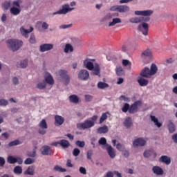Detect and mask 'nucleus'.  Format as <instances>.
Returning a JSON list of instances; mask_svg holds the SVG:
<instances>
[{
    "instance_id": "473e14b6",
    "label": "nucleus",
    "mask_w": 177,
    "mask_h": 177,
    "mask_svg": "<svg viewBox=\"0 0 177 177\" xmlns=\"http://www.w3.org/2000/svg\"><path fill=\"white\" fill-rule=\"evenodd\" d=\"M132 124V119L130 117L127 118L124 122V125L126 128H131Z\"/></svg>"
},
{
    "instance_id": "13d9d810",
    "label": "nucleus",
    "mask_w": 177,
    "mask_h": 177,
    "mask_svg": "<svg viewBox=\"0 0 177 177\" xmlns=\"http://www.w3.org/2000/svg\"><path fill=\"white\" fill-rule=\"evenodd\" d=\"M107 17H109V19H111L113 17H118L120 16V14H118V12H116V13H109L107 14Z\"/></svg>"
},
{
    "instance_id": "052dcab7",
    "label": "nucleus",
    "mask_w": 177,
    "mask_h": 177,
    "mask_svg": "<svg viewBox=\"0 0 177 177\" xmlns=\"http://www.w3.org/2000/svg\"><path fill=\"white\" fill-rule=\"evenodd\" d=\"M86 102H91L92 99H93V97L90 95H84Z\"/></svg>"
},
{
    "instance_id": "4c0bfd02",
    "label": "nucleus",
    "mask_w": 177,
    "mask_h": 177,
    "mask_svg": "<svg viewBox=\"0 0 177 177\" xmlns=\"http://www.w3.org/2000/svg\"><path fill=\"white\" fill-rule=\"evenodd\" d=\"M10 12L12 15H14V16H17V15L20 13V9L16 7H12L10 8Z\"/></svg>"
},
{
    "instance_id": "6e6d98bb",
    "label": "nucleus",
    "mask_w": 177,
    "mask_h": 177,
    "mask_svg": "<svg viewBox=\"0 0 177 177\" xmlns=\"http://www.w3.org/2000/svg\"><path fill=\"white\" fill-rule=\"evenodd\" d=\"M80 153H81V151H80L79 149L75 148L73 149V154L74 157H78V156H80Z\"/></svg>"
},
{
    "instance_id": "79ce46f5",
    "label": "nucleus",
    "mask_w": 177,
    "mask_h": 177,
    "mask_svg": "<svg viewBox=\"0 0 177 177\" xmlns=\"http://www.w3.org/2000/svg\"><path fill=\"white\" fill-rule=\"evenodd\" d=\"M28 64V62H27V60L25 59L20 62L19 65H18V67H21V68H26Z\"/></svg>"
},
{
    "instance_id": "864d4df0",
    "label": "nucleus",
    "mask_w": 177,
    "mask_h": 177,
    "mask_svg": "<svg viewBox=\"0 0 177 177\" xmlns=\"http://www.w3.org/2000/svg\"><path fill=\"white\" fill-rule=\"evenodd\" d=\"M70 27H73V24H63L59 26L61 30H66V28H70Z\"/></svg>"
},
{
    "instance_id": "603ef678",
    "label": "nucleus",
    "mask_w": 177,
    "mask_h": 177,
    "mask_svg": "<svg viewBox=\"0 0 177 177\" xmlns=\"http://www.w3.org/2000/svg\"><path fill=\"white\" fill-rule=\"evenodd\" d=\"M29 42L30 44H36L37 43V40H35V35H34L33 34H32L29 38Z\"/></svg>"
},
{
    "instance_id": "393cba45",
    "label": "nucleus",
    "mask_w": 177,
    "mask_h": 177,
    "mask_svg": "<svg viewBox=\"0 0 177 177\" xmlns=\"http://www.w3.org/2000/svg\"><path fill=\"white\" fill-rule=\"evenodd\" d=\"M35 167L34 166H29L26 171H24V175H34Z\"/></svg>"
},
{
    "instance_id": "338daca9",
    "label": "nucleus",
    "mask_w": 177,
    "mask_h": 177,
    "mask_svg": "<svg viewBox=\"0 0 177 177\" xmlns=\"http://www.w3.org/2000/svg\"><path fill=\"white\" fill-rule=\"evenodd\" d=\"M80 174H83V175H85V174H86V169H85V167H81L80 168Z\"/></svg>"
},
{
    "instance_id": "58836bf2",
    "label": "nucleus",
    "mask_w": 177,
    "mask_h": 177,
    "mask_svg": "<svg viewBox=\"0 0 177 177\" xmlns=\"http://www.w3.org/2000/svg\"><path fill=\"white\" fill-rule=\"evenodd\" d=\"M14 173L17 174V175H21V174H23V168L20 166H17L14 169Z\"/></svg>"
},
{
    "instance_id": "aec40b11",
    "label": "nucleus",
    "mask_w": 177,
    "mask_h": 177,
    "mask_svg": "<svg viewBox=\"0 0 177 177\" xmlns=\"http://www.w3.org/2000/svg\"><path fill=\"white\" fill-rule=\"evenodd\" d=\"M92 71V73L93 74V75H97V77H100V66H99V64H95L93 66V68Z\"/></svg>"
},
{
    "instance_id": "412c9836",
    "label": "nucleus",
    "mask_w": 177,
    "mask_h": 177,
    "mask_svg": "<svg viewBox=\"0 0 177 177\" xmlns=\"http://www.w3.org/2000/svg\"><path fill=\"white\" fill-rule=\"evenodd\" d=\"M151 56H153V53L150 49L145 50L141 54V57H142V59H146V57H151Z\"/></svg>"
},
{
    "instance_id": "6e6552de",
    "label": "nucleus",
    "mask_w": 177,
    "mask_h": 177,
    "mask_svg": "<svg viewBox=\"0 0 177 177\" xmlns=\"http://www.w3.org/2000/svg\"><path fill=\"white\" fill-rule=\"evenodd\" d=\"M140 106H142V102L136 101L133 104H131L129 108V113L130 114H133V113H136L138 111V109Z\"/></svg>"
},
{
    "instance_id": "774afa93",
    "label": "nucleus",
    "mask_w": 177,
    "mask_h": 177,
    "mask_svg": "<svg viewBox=\"0 0 177 177\" xmlns=\"http://www.w3.org/2000/svg\"><path fill=\"white\" fill-rule=\"evenodd\" d=\"M28 157H35L37 156V153L35 151H33L32 152H29L28 153Z\"/></svg>"
},
{
    "instance_id": "49530a36",
    "label": "nucleus",
    "mask_w": 177,
    "mask_h": 177,
    "mask_svg": "<svg viewBox=\"0 0 177 177\" xmlns=\"http://www.w3.org/2000/svg\"><path fill=\"white\" fill-rule=\"evenodd\" d=\"M153 15V10H147L142 11V16H151Z\"/></svg>"
},
{
    "instance_id": "680f3d73",
    "label": "nucleus",
    "mask_w": 177,
    "mask_h": 177,
    "mask_svg": "<svg viewBox=\"0 0 177 177\" xmlns=\"http://www.w3.org/2000/svg\"><path fill=\"white\" fill-rule=\"evenodd\" d=\"M0 106H8V100L4 99L0 100Z\"/></svg>"
},
{
    "instance_id": "c85d7f7f",
    "label": "nucleus",
    "mask_w": 177,
    "mask_h": 177,
    "mask_svg": "<svg viewBox=\"0 0 177 177\" xmlns=\"http://www.w3.org/2000/svg\"><path fill=\"white\" fill-rule=\"evenodd\" d=\"M97 133H107V132H109V127H107L106 125L99 127L97 129Z\"/></svg>"
},
{
    "instance_id": "f03ea898",
    "label": "nucleus",
    "mask_w": 177,
    "mask_h": 177,
    "mask_svg": "<svg viewBox=\"0 0 177 177\" xmlns=\"http://www.w3.org/2000/svg\"><path fill=\"white\" fill-rule=\"evenodd\" d=\"M8 47L12 50V52H16L19 50L20 48L23 46V41L18 40L16 39H10L6 41Z\"/></svg>"
},
{
    "instance_id": "9d476101",
    "label": "nucleus",
    "mask_w": 177,
    "mask_h": 177,
    "mask_svg": "<svg viewBox=\"0 0 177 177\" xmlns=\"http://www.w3.org/2000/svg\"><path fill=\"white\" fill-rule=\"evenodd\" d=\"M78 77L82 81H86L89 78V72L85 69L81 70L78 73Z\"/></svg>"
},
{
    "instance_id": "37998d69",
    "label": "nucleus",
    "mask_w": 177,
    "mask_h": 177,
    "mask_svg": "<svg viewBox=\"0 0 177 177\" xmlns=\"http://www.w3.org/2000/svg\"><path fill=\"white\" fill-rule=\"evenodd\" d=\"M35 162V160L34 159H31L30 158H28L24 161V164H26V165H30V164H34Z\"/></svg>"
},
{
    "instance_id": "4468645a",
    "label": "nucleus",
    "mask_w": 177,
    "mask_h": 177,
    "mask_svg": "<svg viewBox=\"0 0 177 177\" xmlns=\"http://www.w3.org/2000/svg\"><path fill=\"white\" fill-rule=\"evenodd\" d=\"M53 49V44H44L39 46L40 52H47V50H51Z\"/></svg>"
},
{
    "instance_id": "5701e85b",
    "label": "nucleus",
    "mask_w": 177,
    "mask_h": 177,
    "mask_svg": "<svg viewBox=\"0 0 177 177\" xmlns=\"http://www.w3.org/2000/svg\"><path fill=\"white\" fill-rule=\"evenodd\" d=\"M121 19L118 17L113 18L112 21L109 23V27H114L115 24H120L121 23Z\"/></svg>"
},
{
    "instance_id": "a211bd4d",
    "label": "nucleus",
    "mask_w": 177,
    "mask_h": 177,
    "mask_svg": "<svg viewBox=\"0 0 177 177\" xmlns=\"http://www.w3.org/2000/svg\"><path fill=\"white\" fill-rule=\"evenodd\" d=\"M41 154L43 156H50L52 154V149L49 146L45 145L42 147Z\"/></svg>"
},
{
    "instance_id": "e2e57ef3",
    "label": "nucleus",
    "mask_w": 177,
    "mask_h": 177,
    "mask_svg": "<svg viewBox=\"0 0 177 177\" xmlns=\"http://www.w3.org/2000/svg\"><path fill=\"white\" fill-rule=\"evenodd\" d=\"M116 149H117L118 150H119L120 151H122V150H123V149H124V145H122L118 143V144H117V145H116Z\"/></svg>"
},
{
    "instance_id": "c756f323",
    "label": "nucleus",
    "mask_w": 177,
    "mask_h": 177,
    "mask_svg": "<svg viewBox=\"0 0 177 177\" xmlns=\"http://www.w3.org/2000/svg\"><path fill=\"white\" fill-rule=\"evenodd\" d=\"M114 175H116V176L118 177H122L121 176V173L117 171H108L106 173V175L105 177H113Z\"/></svg>"
},
{
    "instance_id": "423d86ee",
    "label": "nucleus",
    "mask_w": 177,
    "mask_h": 177,
    "mask_svg": "<svg viewBox=\"0 0 177 177\" xmlns=\"http://www.w3.org/2000/svg\"><path fill=\"white\" fill-rule=\"evenodd\" d=\"M39 133L40 135H45L46 133V129H48V124L46 123V120L43 119L39 124Z\"/></svg>"
},
{
    "instance_id": "4d7b16f0",
    "label": "nucleus",
    "mask_w": 177,
    "mask_h": 177,
    "mask_svg": "<svg viewBox=\"0 0 177 177\" xmlns=\"http://www.w3.org/2000/svg\"><path fill=\"white\" fill-rule=\"evenodd\" d=\"M75 145H77L78 147H84L85 142L77 140L76 141Z\"/></svg>"
},
{
    "instance_id": "9b49d317",
    "label": "nucleus",
    "mask_w": 177,
    "mask_h": 177,
    "mask_svg": "<svg viewBox=\"0 0 177 177\" xmlns=\"http://www.w3.org/2000/svg\"><path fill=\"white\" fill-rule=\"evenodd\" d=\"M145 145H146V140L142 138H137L133 142V147H139V146L142 147Z\"/></svg>"
},
{
    "instance_id": "72a5a7b5",
    "label": "nucleus",
    "mask_w": 177,
    "mask_h": 177,
    "mask_svg": "<svg viewBox=\"0 0 177 177\" xmlns=\"http://www.w3.org/2000/svg\"><path fill=\"white\" fill-rule=\"evenodd\" d=\"M151 120L153 122H154L155 125L158 127V128H161V126L162 125V124L158 122V119H157V118H156L155 116L151 115Z\"/></svg>"
},
{
    "instance_id": "69168bd1",
    "label": "nucleus",
    "mask_w": 177,
    "mask_h": 177,
    "mask_svg": "<svg viewBox=\"0 0 177 177\" xmlns=\"http://www.w3.org/2000/svg\"><path fill=\"white\" fill-rule=\"evenodd\" d=\"M41 27H42V28H44V30H48L49 25L48 24H46V22H43L41 24Z\"/></svg>"
},
{
    "instance_id": "e433bc0d",
    "label": "nucleus",
    "mask_w": 177,
    "mask_h": 177,
    "mask_svg": "<svg viewBox=\"0 0 177 177\" xmlns=\"http://www.w3.org/2000/svg\"><path fill=\"white\" fill-rule=\"evenodd\" d=\"M168 129L169 132H171V133L173 132H175V124H174V122H172V121H169Z\"/></svg>"
},
{
    "instance_id": "2f4dec72",
    "label": "nucleus",
    "mask_w": 177,
    "mask_h": 177,
    "mask_svg": "<svg viewBox=\"0 0 177 177\" xmlns=\"http://www.w3.org/2000/svg\"><path fill=\"white\" fill-rule=\"evenodd\" d=\"M69 100L71 103L77 104L80 102V98L76 95H72L69 96Z\"/></svg>"
},
{
    "instance_id": "20e7f679",
    "label": "nucleus",
    "mask_w": 177,
    "mask_h": 177,
    "mask_svg": "<svg viewBox=\"0 0 177 177\" xmlns=\"http://www.w3.org/2000/svg\"><path fill=\"white\" fill-rule=\"evenodd\" d=\"M71 10H74V8H70L68 4H65L62 6V8L53 12V15H67V13L71 12Z\"/></svg>"
},
{
    "instance_id": "f8f14e48",
    "label": "nucleus",
    "mask_w": 177,
    "mask_h": 177,
    "mask_svg": "<svg viewBox=\"0 0 177 177\" xmlns=\"http://www.w3.org/2000/svg\"><path fill=\"white\" fill-rule=\"evenodd\" d=\"M32 31H34V28L32 27H30V29L27 30L26 28H24V26H21L20 28V32L21 34V35L23 37H24V38H28V34H30V32H32Z\"/></svg>"
},
{
    "instance_id": "4be33fe9",
    "label": "nucleus",
    "mask_w": 177,
    "mask_h": 177,
    "mask_svg": "<svg viewBox=\"0 0 177 177\" xmlns=\"http://www.w3.org/2000/svg\"><path fill=\"white\" fill-rule=\"evenodd\" d=\"M152 171L156 175H162L164 174V170L158 166H154L152 168Z\"/></svg>"
},
{
    "instance_id": "b1692460",
    "label": "nucleus",
    "mask_w": 177,
    "mask_h": 177,
    "mask_svg": "<svg viewBox=\"0 0 177 177\" xmlns=\"http://www.w3.org/2000/svg\"><path fill=\"white\" fill-rule=\"evenodd\" d=\"M138 82L140 86H147V85L149 84V80L143 77H139L138 79Z\"/></svg>"
},
{
    "instance_id": "ea45409f",
    "label": "nucleus",
    "mask_w": 177,
    "mask_h": 177,
    "mask_svg": "<svg viewBox=\"0 0 177 177\" xmlns=\"http://www.w3.org/2000/svg\"><path fill=\"white\" fill-rule=\"evenodd\" d=\"M7 161L9 164H16L17 162L16 158L12 156H9L7 158Z\"/></svg>"
},
{
    "instance_id": "7ed1b4c3",
    "label": "nucleus",
    "mask_w": 177,
    "mask_h": 177,
    "mask_svg": "<svg viewBox=\"0 0 177 177\" xmlns=\"http://www.w3.org/2000/svg\"><path fill=\"white\" fill-rule=\"evenodd\" d=\"M92 127H95L93 125V122H91L89 120H86L84 122H80L77 124L78 129L83 131H85V129H89L90 128H92Z\"/></svg>"
},
{
    "instance_id": "f257e3e1",
    "label": "nucleus",
    "mask_w": 177,
    "mask_h": 177,
    "mask_svg": "<svg viewBox=\"0 0 177 177\" xmlns=\"http://www.w3.org/2000/svg\"><path fill=\"white\" fill-rule=\"evenodd\" d=\"M158 70V68H157V65H156V64H152L151 65V68H149V67H145L140 75L141 77H145V78H150L151 75L157 74Z\"/></svg>"
},
{
    "instance_id": "c03bdc74",
    "label": "nucleus",
    "mask_w": 177,
    "mask_h": 177,
    "mask_svg": "<svg viewBox=\"0 0 177 177\" xmlns=\"http://www.w3.org/2000/svg\"><path fill=\"white\" fill-rule=\"evenodd\" d=\"M54 171L57 172H66V169L62 168L60 166L57 165L54 167Z\"/></svg>"
},
{
    "instance_id": "5fc2aeb1",
    "label": "nucleus",
    "mask_w": 177,
    "mask_h": 177,
    "mask_svg": "<svg viewBox=\"0 0 177 177\" xmlns=\"http://www.w3.org/2000/svg\"><path fill=\"white\" fill-rule=\"evenodd\" d=\"M37 88L39 89H45V88H46V83H45L44 82L41 83H39L37 84Z\"/></svg>"
},
{
    "instance_id": "a878e982",
    "label": "nucleus",
    "mask_w": 177,
    "mask_h": 177,
    "mask_svg": "<svg viewBox=\"0 0 177 177\" xmlns=\"http://www.w3.org/2000/svg\"><path fill=\"white\" fill-rule=\"evenodd\" d=\"M45 81L47 84H49V85H53V84H55L53 77L49 73H47V75L45 77Z\"/></svg>"
},
{
    "instance_id": "0e129e2a",
    "label": "nucleus",
    "mask_w": 177,
    "mask_h": 177,
    "mask_svg": "<svg viewBox=\"0 0 177 177\" xmlns=\"http://www.w3.org/2000/svg\"><path fill=\"white\" fill-rule=\"evenodd\" d=\"M120 100H124V102H129V98L128 97H125V95H121L120 97Z\"/></svg>"
},
{
    "instance_id": "09e8293b",
    "label": "nucleus",
    "mask_w": 177,
    "mask_h": 177,
    "mask_svg": "<svg viewBox=\"0 0 177 177\" xmlns=\"http://www.w3.org/2000/svg\"><path fill=\"white\" fill-rule=\"evenodd\" d=\"M128 111H129V104L126 103L124 104L123 107L122 108V111L123 113H127Z\"/></svg>"
},
{
    "instance_id": "7c9ffc66",
    "label": "nucleus",
    "mask_w": 177,
    "mask_h": 177,
    "mask_svg": "<svg viewBox=\"0 0 177 177\" xmlns=\"http://www.w3.org/2000/svg\"><path fill=\"white\" fill-rule=\"evenodd\" d=\"M119 13H127L129 12V6H119Z\"/></svg>"
},
{
    "instance_id": "de8ad7c7",
    "label": "nucleus",
    "mask_w": 177,
    "mask_h": 177,
    "mask_svg": "<svg viewBox=\"0 0 177 177\" xmlns=\"http://www.w3.org/2000/svg\"><path fill=\"white\" fill-rule=\"evenodd\" d=\"M19 144H20V141H19V140H15L14 141L9 142L8 146L10 147H12V146H17V145H19Z\"/></svg>"
},
{
    "instance_id": "6ab92c4d",
    "label": "nucleus",
    "mask_w": 177,
    "mask_h": 177,
    "mask_svg": "<svg viewBox=\"0 0 177 177\" xmlns=\"http://www.w3.org/2000/svg\"><path fill=\"white\" fill-rule=\"evenodd\" d=\"M160 162H163L166 165H169L171 164V157L167 156H162L159 159Z\"/></svg>"
},
{
    "instance_id": "39448f33",
    "label": "nucleus",
    "mask_w": 177,
    "mask_h": 177,
    "mask_svg": "<svg viewBox=\"0 0 177 177\" xmlns=\"http://www.w3.org/2000/svg\"><path fill=\"white\" fill-rule=\"evenodd\" d=\"M58 74L65 85H68V82H70V75L67 74V71L64 70H60L59 71Z\"/></svg>"
},
{
    "instance_id": "0eeeda50",
    "label": "nucleus",
    "mask_w": 177,
    "mask_h": 177,
    "mask_svg": "<svg viewBox=\"0 0 177 177\" xmlns=\"http://www.w3.org/2000/svg\"><path fill=\"white\" fill-rule=\"evenodd\" d=\"M138 30L140 32H142V35L146 37L149 34V24L147 23H142L138 26Z\"/></svg>"
},
{
    "instance_id": "f704fd0d",
    "label": "nucleus",
    "mask_w": 177,
    "mask_h": 177,
    "mask_svg": "<svg viewBox=\"0 0 177 177\" xmlns=\"http://www.w3.org/2000/svg\"><path fill=\"white\" fill-rule=\"evenodd\" d=\"M122 63V65L124 67H127V68H129V70H131V67L132 66V63H131L129 60H128V59H123Z\"/></svg>"
},
{
    "instance_id": "a18cd8bd",
    "label": "nucleus",
    "mask_w": 177,
    "mask_h": 177,
    "mask_svg": "<svg viewBox=\"0 0 177 177\" xmlns=\"http://www.w3.org/2000/svg\"><path fill=\"white\" fill-rule=\"evenodd\" d=\"M99 145H102V146H104L107 145V140L104 137H102L99 140H98Z\"/></svg>"
},
{
    "instance_id": "bf43d9fd",
    "label": "nucleus",
    "mask_w": 177,
    "mask_h": 177,
    "mask_svg": "<svg viewBox=\"0 0 177 177\" xmlns=\"http://www.w3.org/2000/svg\"><path fill=\"white\" fill-rule=\"evenodd\" d=\"M120 6H113L111 7L110 10L111 12H118L119 11Z\"/></svg>"
},
{
    "instance_id": "c9c22d12",
    "label": "nucleus",
    "mask_w": 177,
    "mask_h": 177,
    "mask_svg": "<svg viewBox=\"0 0 177 177\" xmlns=\"http://www.w3.org/2000/svg\"><path fill=\"white\" fill-rule=\"evenodd\" d=\"M97 88L99 89H104L106 88H109V84L104 83L103 82H100L97 83Z\"/></svg>"
},
{
    "instance_id": "2eb2a0df",
    "label": "nucleus",
    "mask_w": 177,
    "mask_h": 177,
    "mask_svg": "<svg viewBox=\"0 0 177 177\" xmlns=\"http://www.w3.org/2000/svg\"><path fill=\"white\" fill-rule=\"evenodd\" d=\"M63 124H64V118L59 115H56L55 116V126L60 127V125H63Z\"/></svg>"
},
{
    "instance_id": "bb28decb",
    "label": "nucleus",
    "mask_w": 177,
    "mask_h": 177,
    "mask_svg": "<svg viewBox=\"0 0 177 177\" xmlns=\"http://www.w3.org/2000/svg\"><path fill=\"white\" fill-rule=\"evenodd\" d=\"M59 145L63 149H68V147H70V142L67 140H61Z\"/></svg>"
},
{
    "instance_id": "3c124183",
    "label": "nucleus",
    "mask_w": 177,
    "mask_h": 177,
    "mask_svg": "<svg viewBox=\"0 0 177 177\" xmlns=\"http://www.w3.org/2000/svg\"><path fill=\"white\" fill-rule=\"evenodd\" d=\"M107 120V113H104L102 115L100 119V124H103V122Z\"/></svg>"
},
{
    "instance_id": "dca6fc26",
    "label": "nucleus",
    "mask_w": 177,
    "mask_h": 177,
    "mask_svg": "<svg viewBox=\"0 0 177 177\" xmlns=\"http://www.w3.org/2000/svg\"><path fill=\"white\" fill-rule=\"evenodd\" d=\"M106 151L111 158H115V150L111 147V145H106Z\"/></svg>"
},
{
    "instance_id": "f3484780",
    "label": "nucleus",
    "mask_w": 177,
    "mask_h": 177,
    "mask_svg": "<svg viewBox=\"0 0 177 177\" xmlns=\"http://www.w3.org/2000/svg\"><path fill=\"white\" fill-rule=\"evenodd\" d=\"M143 156L144 157H145V158H149V157H151V156H153V158H156V157H157V153L154 152V150L149 149V150L145 151L143 153Z\"/></svg>"
},
{
    "instance_id": "ddd939ff",
    "label": "nucleus",
    "mask_w": 177,
    "mask_h": 177,
    "mask_svg": "<svg viewBox=\"0 0 177 177\" xmlns=\"http://www.w3.org/2000/svg\"><path fill=\"white\" fill-rule=\"evenodd\" d=\"M92 60H95V59H86L84 61V67H86V68H87V70H90V71H92L93 70V62H92Z\"/></svg>"
},
{
    "instance_id": "8fccbe9b",
    "label": "nucleus",
    "mask_w": 177,
    "mask_h": 177,
    "mask_svg": "<svg viewBox=\"0 0 177 177\" xmlns=\"http://www.w3.org/2000/svg\"><path fill=\"white\" fill-rule=\"evenodd\" d=\"M92 156H93V151L90 149L87 151V160L92 161Z\"/></svg>"
},
{
    "instance_id": "a19ab883",
    "label": "nucleus",
    "mask_w": 177,
    "mask_h": 177,
    "mask_svg": "<svg viewBox=\"0 0 177 177\" xmlns=\"http://www.w3.org/2000/svg\"><path fill=\"white\" fill-rule=\"evenodd\" d=\"M116 74L119 77L122 75V74H124V69H122V67H121V66L117 67V68H116Z\"/></svg>"
},
{
    "instance_id": "cd10ccee",
    "label": "nucleus",
    "mask_w": 177,
    "mask_h": 177,
    "mask_svg": "<svg viewBox=\"0 0 177 177\" xmlns=\"http://www.w3.org/2000/svg\"><path fill=\"white\" fill-rule=\"evenodd\" d=\"M74 51V48L73 47V46H71V44H67L65 45V48L64 50V52L65 53H71V52Z\"/></svg>"
},
{
    "instance_id": "1a4fd4ad",
    "label": "nucleus",
    "mask_w": 177,
    "mask_h": 177,
    "mask_svg": "<svg viewBox=\"0 0 177 177\" xmlns=\"http://www.w3.org/2000/svg\"><path fill=\"white\" fill-rule=\"evenodd\" d=\"M150 20L149 17L145 18L143 17H132L130 18L129 21L130 23H133L138 24V23H142V21H149Z\"/></svg>"
}]
</instances>
